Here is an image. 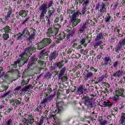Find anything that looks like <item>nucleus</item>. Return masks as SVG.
Wrapping results in <instances>:
<instances>
[{
	"label": "nucleus",
	"mask_w": 125,
	"mask_h": 125,
	"mask_svg": "<svg viewBox=\"0 0 125 125\" xmlns=\"http://www.w3.org/2000/svg\"><path fill=\"white\" fill-rule=\"evenodd\" d=\"M6 125H10L12 124V120L9 119L7 122H6Z\"/></svg>",
	"instance_id": "53"
},
{
	"label": "nucleus",
	"mask_w": 125,
	"mask_h": 125,
	"mask_svg": "<svg viewBox=\"0 0 125 125\" xmlns=\"http://www.w3.org/2000/svg\"><path fill=\"white\" fill-rule=\"evenodd\" d=\"M80 42H81V44H83V43H84V42H85V39L83 38L82 39H81L80 40Z\"/></svg>",
	"instance_id": "56"
},
{
	"label": "nucleus",
	"mask_w": 125,
	"mask_h": 125,
	"mask_svg": "<svg viewBox=\"0 0 125 125\" xmlns=\"http://www.w3.org/2000/svg\"><path fill=\"white\" fill-rule=\"evenodd\" d=\"M45 121H46V119L43 116H42L37 125H42L43 124V123H45Z\"/></svg>",
	"instance_id": "24"
},
{
	"label": "nucleus",
	"mask_w": 125,
	"mask_h": 125,
	"mask_svg": "<svg viewBox=\"0 0 125 125\" xmlns=\"http://www.w3.org/2000/svg\"><path fill=\"white\" fill-rule=\"evenodd\" d=\"M56 34H55V30H54V28L50 27L47 29V31L46 33V35L50 38V37H52V36H56Z\"/></svg>",
	"instance_id": "9"
},
{
	"label": "nucleus",
	"mask_w": 125,
	"mask_h": 125,
	"mask_svg": "<svg viewBox=\"0 0 125 125\" xmlns=\"http://www.w3.org/2000/svg\"><path fill=\"white\" fill-rule=\"evenodd\" d=\"M62 66H64V64H63V61L60 62L57 64V66L59 67V69H61Z\"/></svg>",
	"instance_id": "39"
},
{
	"label": "nucleus",
	"mask_w": 125,
	"mask_h": 125,
	"mask_svg": "<svg viewBox=\"0 0 125 125\" xmlns=\"http://www.w3.org/2000/svg\"><path fill=\"white\" fill-rule=\"evenodd\" d=\"M80 14H82V13L79 12L74 13L72 14V17L69 21V23L71 25L72 27H75L80 23L82 21L81 19H77Z\"/></svg>",
	"instance_id": "2"
},
{
	"label": "nucleus",
	"mask_w": 125,
	"mask_h": 125,
	"mask_svg": "<svg viewBox=\"0 0 125 125\" xmlns=\"http://www.w3.org/2000/svg\"><path fill=\"white\" fill-rule=\"evenodd\" d=\"M123 46V45H121L120 44V42L118 43V45L116 46V50L118 51L121 49V47Z\"/></svg>",
	"instance_id": "49"
},
{
	"label": "nucleus",
	"mask_w": 125,
	"mask_h": 125,
	"mask_svg": "<svg viewBox=\"0 0 125 125\" xmlns=\"http://www.w3.org/2000/svg\"><path fill=\"white\" fill-rule=\"evenodd\" d=\"M65 71H66V68L63 67L62 68L59 74V77H62V76H63V75H64V73H65Z\"/></svg>",
	"instance_id": "30"
},
{
	"label": "nucleus",
	"mask_w": 125,
	"mask_h": 125,
	"mask_svg": "<svg viewBox=\"0 0 125 125\" xmlns=\"http://www.w3.org/2000/svg\"><path fill=\"white\" fill-rule=\"evenodd\" d=\"M105 78V75H102L99 78V81L100 82H103V80Z\"/></svg>",
	"instance_id": "47"
},
{
	"label": "nucleus",
	"mask_w": 125,
	"mask_h": 125,
	"mask_svg": "<svg viewBox=\"0 0 125 125\" xmlns=\"http://www.w3.org/2000/svg\"><path fill=\"white\" fill-rule=\"evenodd\" d=\"M44 78H45V79H50L51 78V74H50V73H46Z\"/></svg>",
	"instance_id": "40"
},
{
	"label": "nucleus",
	"mask_w": 125,
	"mask_h": 125,
	"mask_svg": "<svg viewBox=\"0 0 125 125\" xmlns=\"http://www.w3.org/2000/svg\"><path fill=\"white\" fill-rule=\"evenodd\" d=\"M101 44H102V41H99L93 44V46L95 47V48H97L98 45H101Z\"/></svg>",
	"instance_id": "29"
},
{
	"label": "nucleus",
	"mask_w": 125,
	"mask_h": 125,
	"mask_svg": "<svg viewBox=\"0 0 125 125\" xmlns=\"http://www.w3.org/2000/svg\"><path fill=\"white\" fill-rule=\"evenodd\" d=\"M21 89V86H19L18 87H17L15 89V91L16 92H18V91H19V90Z\"/></svg>",
	"instance_id": "54"
},
{
	"label": "nucleus",
	"mask_w": 125,
	"mask_h": 125,
	"mask_svg": "<svg viewBox=\"0 0 125 125\" xmlns=\"http://www.w3.org/2000/svg\"><path fill=\"white\" fill-rule=\"evenodd\" d=\"M114 32H116H116L117 33V34H119V33H120V31H121V30L118 29L117 28H115L114 29Z\"/></svg>",
	"instance_id": "58"
},
{
	"label": "nucleus",
	"mask_w": 125,
	"mask_h": 125,
	"mask_svg": "<svg viewBox=\"0 0 125 125\" xmlns=\"http://www.w3.org/2000/svg\"><path fill=\"white\" fill-rule=\"evenodd\" d=\"M29 83V80H27L26 81L25 80H22L21 83V86H24V85H26V84H28Z\"/></svg>",
	"instance_id": "33"
},
{
	"label": "nucleus",
	"mask_w": 125,
	"mask_h": 125,
	"mask_svg": "<svg viewBox=\"0 0 125 125\" xmlns=\"http://www.w3.org/2000/svg\"><path fill=\"white\" fill-rule=\"evenodd\" d=\"M83 99L84 100V104L88 108H92L93 107V102L90 100L89 97H84Z\"/></svg>",
	"instance_id": "5"
},
{
	"label": "nucleus",
	"mask_w": 125,
	"mask_h": 125,
	"mask_svg": "<svg viewBox=\"0 0 125 125\" xmlns=\"http://www.w3.org/2000/svg\"><path fill=\"white\" fill-rule=\"evenodd\" d=\"M85 91H86V89L83 87V86H81L78 88V92L80 93V94H83V92L85 93Z\"/></svg>",
	"instance_id": "21"
},
{
	"label": "nucleus",
	"mask_w": 125,
	"mask_h": 125,
	"mask_svg": "<svg viewBox=\"0 0 125 125\" xmlns=\"http://www.w3.org/2000/svg\"><path fill=\"white\" fill-rule=\"evenodd\" d=\"M107 124V121L106 120H103L102 122H100L101 125H105Z\"/></svg>",
	"instance_id": "52"
},
{
	"label": "nucleus",
	"mask_w": 125,
	"mask_h": 125,
	"mask_svg": "<svg viewBox=\"0 0 125 125\" xmlns=\"http://www.w3.org/2000/svg\"><path fill=\"white\" fill-rule=\"evenodd\" d=\"M5 76V73L4 72H2L1 75H0V83H3V79L1 78H3Z\"/></svg>",
	"instance_id": "36"
},
{
	"label": "nucleus",
	"mask_w": 125,
	"mask_h": 125,
	"mask_svg": "<svg viewBox=\"0 0 125 125\" xmlns=\"http://www.w3.org/2000/svg\"><path fill=\"white\" fill-rule=\"evenodd\" d=\"M119 44L120 45H125V38L119 42Z\"/></svg>",
	"instance_id": "42"
},
{
	"label": "nucleus",
	"mask_w": 125,
	"mask_h": 125,
	"mask_svg": "<svg viewBox=\"0 0 125 125\" xmlns=\"http://www.w3.org/2000/svg\"><path fill=\"white\" fill-rule=\"evenodd\" d=\"M27 118H25L26 125H33L35 123V119L33 118V116L31 115H28Z\"/></svg>",
	"instance_id": "7"
},
{
	"label": "nucleus",
	"mask_w": 125,
	"mask_h": 125,
	"mask_svg": "<svg viewBox=\"0 0 125 125\" xmlns=\"http://www.w3.org/2000/svg\"><path fill=\"white\" fill-rule=\"evenodd\" d=\"M84 81H87L88 79H91L93 77V73L89 70L86 69L83 73Z\"/></svg>",
	"instance_id": "8"
},
{
	"label": "nucleus",
	"mask_w": 125,
	"mask_h": 125,
	"mask_svg": "<svg viewBox=\"0 0 125 125\" xmlns=\"http://www.w3.org/2000/svg\"><path fill=\"white\" fill-rule=\"evenodd\" d=\"M31 35H35L36 36V29L34 28H30V29Z\"/></svg>",
	"instance_id": "43"
},
{
	"label": "nucleus",
	"mask_w": 125,
	"mask_h": 125,
	"mask_svg": "<svg viewBox=\"0 0 125 125\" xmlns=\"http://www.w3.org/2000/svg\"><path fill=\"white\" fill-rule=\"evenodd\" d=\"M56 104L58 110H55L54 113V114H55V113H57V114H60V113L63 111V107H62V105H60V103H57Z\"/></svg>",
	"instance_id": "11"
},
{
	"label": "nucleus",
	"mask_w": 125,
	"mask_h": 125,
	"mask_svg": "<svg viewBox=\"0 0 125 125\" xmlns=\"http://www.w3.org/2000/svg\"><path fill=\"white\" fill-rule=\"evenodd\" d=\"M54 13V8H53V10H49L48 11V16H47L46 21H48V23L49 24V18L51 17V15Z\"/></svg>",
	"instance_id": "18"
},
{
	"label": "nucleus",
	"mask_w": 125,
	"mask_h": 125,
	"mask_svg": "<svg viewBox=\"0 0 125 125\" xmlns=\"http://www.w3.org/2000/svg\"><path fill=\"white\" fill-rule=\"evenodd\" d=\"M101 9L100 12L102 13H104L107 11V6L105 4L102 3L100 5Z\"/></svg>",
	"instance_id": "15"
},
{
	"label": "nucleus",
	"mask_w": 125,
	"mask_h": 125,
	"mask_svg": "<svg viewBox=\"0 0 125 125\" xmlns=\"http://www.w3.org/2000/svg\"><path fill=\"white\" fill-rule=\"evenodd\" d=\"M119 96H120L119 95H116V96L114 98L113 100L114 101H117V100H119Z\"/></svg>",
	"instance_id": "60"
},
{
	"label": "nucleus",
	"mask_w": 125,
	"mask_h": 125,
	"mask_svg": "<svg viewBox=\"0 0 125 125\" xmlns=\"http://www.w3.org/2000/svg\"><path fill=\"white\" fill-rule=\"evenodd\" d=\"M12 110H13V108L12 107H11L10 108H8L6 112L7 113H10V112H11V111H12Z\"/></svg>",
	"instance_id": "59"
},
{
	"label": "nucleus",
	"mask_w": 125,
	"mask_h": 125,
	"mask_svg": "<svg viewBox=\"0 0 125 125\" xmlns=\"http://www.w3.org/2000/svg\"><path fill=\"white\" fill-rule=\"evenodd\" d=\"M57 39L59 40V41H62L64 39V36H62V38L61 37V34H59L57 37Z\"/></svg>",
	"instance_id": "45"
},
{
	"label": "nucleus",
	"mask_w": 125,
	"mask_h": 125,
	"mask_svg": "<svg viewBox=\"0 0 125 125\" xmlns=\"http://www.w3.org/2000/svg\"><path fill=\"white\" fill-rule=\"evenodd\" d=\"M124 92L125 90H124V89L120 88L118 89L117 91H116V95L122 96V97H125V95H124Z\"/></svg>",
	"instance_id": "13"
},
{
	"label": "nucleus",
	"mask_w": 125,
	"mask_h": 125,
	"mask_svg": "<svg viewBox=\"0 0 125 125\" xmlns=\"http://www.w3.org/2000/svg\"><path fill=\"white\" fill-rule=\"evenodd\" d=\"M86 28V26H85V24H83L81 28H80V33H83L85 28Z\"/></svg>",
	"instance_id": "37"
},
{
	"label": "nucleus",
	"mask_w": 125,
	"mask_h": 125,
	"mask_svg": "<svg viewBox=\"0 0 125 125\" xmlns=\"http://www.w3.org/2000/svg\"><path fill=\"white\" fill-rule=\"evenodd\" d=\"M26 121L25 120V118H23L21 123L19 125H26Z\"/></svg>",
	"instance_id": "48"
},
{
	"label": "nucleus",
	"mask_w": 125,
	"mask_h": 125,
	"mask_svg": "<svg viewBox=\"0 0 125 125\" xmlns=\"http://www.w3.org/2000/svg\"><path fill=\"white\" fill-rule=\"evenodd\" d=\"M86 11V8L85 7H83L82 8V10L81 11V13L82 14H84Z\"/></svg>",
	"instance_id": "46"
},
{
	"label": "nucleus",
	"mask_w": 125,
	"mask_h": 125,
	"mask_svg": "<svg viewBox=\"0 0 125 125\" xmlns=\"http://www.w3.org/2000/svg\"><path fill=\"white\" fill-rule=\"evenodd\" d=\"M9 87V85H3L2 87L4 89V90L6 91L8 89V87Z\"/></svg>",
	"instance_id": "57"
},
{
	"label": "nucleus",
	"mask_w": 125,
	"mask_h": 125,
	"mask_svg": "<svg viewBox=\"0 0 125 125\" xmlns=\"http://www.w3.org/2000/svg\"><path fill=\"white\" fill-rule=\"evenodd\" d=\"M103 105L104 107H111V106H112V104L108 101L107 102L104 101Z\"/></svg>",
	"instance_id": "26"
},
{
	"label": "nucleus",
	"mask_w": 125,
	"mask_h": 125,
	"mask_svg": "<svg viewBox=\"0 0 125 125\" xmlns=\"http://www.w3.org/2000/svg\"><path fill=\"white\" fill-rule=\"evenodd\" d=\"M36 51V48L35 47L30 46L25 49L24 53H22L20 55V57L21 58H24V56L25 55H29V53H31V52H35Z\"/></svg>",
	"instance_id": "4"
},
{
	"label": "nucleus",
	"mask_w": 125,
	"mask_h": 125,
	"mask_svg": "<svg viewBox=\"0 0 125 125\" xmlns=\"http://www.w3.org/2000/svg\"><path fill=\"white\" fill-rule=\"evenodd\" d=\"M52 98H53V97L50 96L45 97L43 99V100L40 103L41 105H42L43 106H44V108H45V109H46V108H47L46 104H48V103H49V102L51 101Z\"/></svg>",
	"instance_id": "6"
},
{
	"label": "nucleus",
	"mask_w": 125,
	"mask_h": 125,
	"mask_svg": "<svg viewBox=\"0 0 125 125\" xmlns=\"http://www.w3.org/2000/svg\"><path fill=\"white\" fill-rule=\"evenodd\" d=\"M58 56V54L56 53V51H54L53 52L50 53V56L49 57V59L50 61H52L53 60H55L56 59V57Z\"/></svg>",
	"instance_id": "10"
},
{
	"label": "nucleus",
	"mask_w": 125,
	"mask_h": 125,
	"mask_svg": "<svg viewBox=\"0 0 125 125\" xmlns=\"http://www.w3.org/2000/svg\"><path fill=\"white\" fill-rule=\"evenodd\" d=\"M20 16H21V17H26L27 16V13H26L25 11L21 10L19 13Z\"/></svg>",
	"instance_id": "27"
},
{
	"label": "nucleus",
	"mask_w": 125,
	"mask_h": 125,
	"mask_svg": "<svg viewBox=\"0 0 125 125\" xmlns=\"http://www.w3.org/2000/svg\"><path fill=\"white\" fill-rule=\"evenodd\" d=\"M104 20L106 23L110 22V20H111V16H110L109 14H107L104 19Z\"/></svg>",
	"instance_id": "32"
},
{
	"label": "nucleus",
	"mask_w": 125,
	"mask_h": 125,
	"mask_svg": "<svg viewBox=\"0 0 125 125\" xmlns=\"http://www.w3.org/2000/svg\"><path fill=\"white\" fill-rule=\"evenodd\" d=\"M104 39V35L102 33L98 34L97 37L95 38V42H98L101 40H103Z\"/></svg>",
	"instance_id": "17"
},
{
	"label": "nucleus",
	"mask_w": 125,
	"mask_h": 125,
	"mask_svg": "<svg viewBox=\"0 0 125 125\" xmlns=\"http://www.w3.org/2000/svg\"><path fill=\"white\" fill-rule=\"evenodd\" d=\"M39 63L41 66H43V67H45L46 66V62L42 61H40Z\"/></svg>",
	"instance_id": "34"
},
{
	"label": "nucleus",
	"mask_w": 125,
	"mask_h": 125,
	"mask_svg": "<svg viewBox=\"0 0 125 125\" xmlns=\"http://www.w3.org/2000/svg\"><path fill=\"white\" fill-rule=\"evenodd\" d=\"M1 32H4L5 33H11V29L9 26H7L5 27H4L3 29H1Z\"/></svg>",
	"instance_id": "19"
},
{
	"label": "nucleus",
	"mask_w": 125,
	"mask_h": 125,
	"mask_svg": "<svg viewBox=\"0 0 125 125\" xmlns=\"http://www.w3.org/2000/svg\"><path fill=\"white\" fill-rule=\"evenodd\" d=\"M98 121L100 122V123H101L103 120V118H102V117H98Z\"/></svg>",
	"instance_id": "61"
},
{
	"label": "nucleus",
	"mask_w": 125,
	"mask_h": 125,
	"mask_svg": "<svg viewBox=\"0 0 125 125\" xmlns=\"http://www.w3.org/2000/svg\"><path fill=\"white\" fill-rule=\"evenodd\" d=\"M52 42V41H51V39H50V38L43 39L41 42L38 43V49H42V48H44V47H45V46H47V45H48L49 43H51Z\"/></svg>",
	"instance_id": "3"
},
{
	"label": "nucleus",
	"mask_w": 125,
	"mask_h": 125,
	"mask_svg": "<svg viewBox=\"0 0 125 125\" xmlns=\"http://www.w3.org/2000/svg\"><path fill=\"white\" fill-rule=\"evenodd\" d=\"M35 37H36V35L31 34L28 37V40L29 41H33L35 40Z\"/></svg>",
	"instance_id": "38"
},
{
	"label": "nucleus",
	"mask_w": 125,
	"mask_h": 125,
	"mask_svg": "<svg viewBox=\"0 0 125 125\" xmlns=\"http://www.w3.org/2000/svg\"><path fill=\"white\" fill-rule=\"evenodd\" d=\"M21 59H19L17 60V61L14 62V64H12L11 66H13L15 69L17 68V64H20V62H21Z\"/></svg>",
	"instance_id": "23"
},
{
	"label": "nucleus",
	"mask_w": 125,
	"mask_h": 125,
	"mask_svg": "<svg viewBox=\"0 0 125 125\" xmlns=\"http://www.w3.org/2000/svg\"><path fill=\"white\" fill-rule=\"evenodd\" d=\"M25 33H26V35H28V36L30 35V33L28 32V30L27 29H24L21 34L18 35V36L17 37V40L22 39L23 37L25 36V35H24Z\"/></svg>",
	"instance_id": "14"
},
{
	"label": "nucleus",
	"mask_w": 125,
	"mask_h": 125,
	"mask_svg": "<svg viewBox=\"0 0 125 125\" xmlns=\"http://www.w3.org/2000/svg\"><path fill=\"white\" fill-rule=\"evenodd\" d=\"M32 85H26L25 86V87L23 88V90H22V91H26V90L28 89H30V87H31Z\"/></svg>",
	"instance_id": "44"
},
{
	"label": "nucleus",
	"mask_w": 125,
	"mask_h": 125,
	"mask_svg": "<svg viewBox=\"0 0 125 125\" xmlns=\"http://www.w3.org/2000/svg\"><path fill=\"white\" fill-rule=\"evenodd\" d=\"M119 123L120 125H125V114L124 113H122Z\"/></svg>",
	"instance_id": "16"
},
{
	"label": "nucleus",
	"mask_w": 125,
	"mask_h": 125,
	"mask_svg": "<svg viewBox=\"0 0 125 125\" xmlns=\"http://www.w3.org/2000/svg\"><path fill=\"white\" fill-rule=\"evenodd\" d=\"M21 101H22V99L19 98V99L15 100V103L16 104V105L15 106V108H17V105H20L21 104Z\"/></svg>",
	"instance_id": "25"
},
{
	"label": "nucleus",
	"mask_w": 125,
	"mask_h": 125,
	"mask_svg": "<svg viewBox=\"0 0 125 125\" xmlns=\"http://www.w3.org/2000/svg\"><path fill=\"white\" fill-rule=\"evenodd\" d=\"M118 64H119V62H114L113 63V67L114 68H117L118 66Z\"/></svg>",
	"instance_id": "51"
},
{
	"label": "nucleus",
	"mask_w": 125,
	"mask_h": 125,
	"mask_svg": "<svg viewBox=\"0 0 125 125\" xmlns=\"http://www.w3.org/2000/svg\"><path fill=\"white\" fill-rule=\"evenodd\" d=\"M123 75V70H119L113 74V77H121Z\"/></svg>",
	"instance_id": "22"
},
{
	"label": "nucleus",
	"mask_w": 125,
	"mask_h": 125,
	"mask_svg": "<svg viewBox=\"0 0 125 125\" xmlns=\"http://www.w3.org/2000/svg\"><path fill=\"white\" fill-rule=\"evenodd\" d=\"M2 38L4 41H7V39H9V35L7 33H3L2 34Z\"/></svg>",
	"instance_id": "31"
},
{
	"label": "nucleus",
	"mask_w": 125,
	"mask_h": 125,
	"mask_svg": "<svg viewBox=\"0 0 125 125\" xmlns=\"http://www.w3.org/2000/svg\"><path fill=\"white\" fill-rule=\"evenodd\" d=\"M11 13H12V9L11 7H9L8 11L7 12V15L5 16V21H8V20H9Z\"/></svg>",
	"instance_id": "12"
},
{
	"label": "nucleus",
	"mask_w": 125,
	"mask_h": 125,
	"mask_svg": "<svg viewBox=\"0 0 125 125\" xmlns=\"http://www.w3.org/2000/svg\"><path fill=\"white\" fill-rule=\"evenodd\" d=\"M90 69L92 71V72H95V73H96L97 72V69H96L95 68L93 67H90Z\"/></svg>",
	"instance_id": "50"
},
{
	"label": "nucleus",
	"mask_w": 125,
	"mask_h": 125,
	"mask_svg": "<svg viewBox=\"0 0 125 125\" xmlns=\"http://www.w3.org/2000/svg\"><path fill=\"white\" fill-rule=\"evenodd\" d=\"M47 113H48V110H45L44 112V115H45V116H47Z\"/></svg>",
	"instance_id": "64"
},
{
	"label": "nucleus",
	"mask_w": 125,
	"mask_h": 125,
	"mask_svg": "<svg viewBox=\"0 0 125 125\" xmlns=\"http://www.w3.org/2000/svg\"><path fill=\"white\" fill-rule=\"evenodd\" d=\"M10 91H8L7 93H5L3 95L1 96V98H4V97H6L7 95H10Z\"/></svg>",
	"instance_id": "41"
},
{
	"label": "nucleus",
	"mask_w": 125,
	"mask_h": 125,
	"mask_svg": "<svg viewBox=\"0 0 125 125\" xmlns=\"http://www.w3.org/2000/svg\"><path fill=\"white\" fill-rule=\"evenodd\" d=\"M111 60H112L111 59V58H110V57H105L104 60L105 65H108V64H109V62L110 61V62H111Z\"/></svg>",
	"instance_id": "28"
},
{
	"label": "nucleus",
	"mask_w": 125,
	"mask_h": 125,
	"mask_svg": "<svg viewBox=\"0 0 125 125\" xmlns=\"http://www.w3.org/2000/svg\"><path fill=\"white\" fill-rule=\"evenodd\" d=\"M44 106L42 104H40L39 106H38V108L39 109V111H40V112L42 111V108H43Z\"/></svg>",
	"instance_id": "55"
},
{
	"label": "nucleus",
	"mask_w": 125,
	"mask_h": 125,
	"mask_svg": "<svg viewBox=\"0 0 125 125\" xmlns=\"http://www.w3.org/2000/svg\"><path fill=\"white\" fill-rule=\"evenodd\" d=\"M29 20V18H27V19H26L25 20H24L22 22V24H25V23L26 22H27V21H28Z\"/></svg>",
	"instance_id": "62"
},
{
	"label": "nucleus",
	"mask_w": 125,
	"mask_h": 125,
	"mask_svg": "<svg viewBox=\"0 0 125 125\" xmlns=\"http://www.w3.org/2000/svg\"><path fill=\"white\" fill-rule=\"evenodd\" d=\"M61 25L59 24H57L55 25V26H53L52 27L54 28L55 33L56 34H58V31H59L60 28H61Z\"/></svg>",
	"instance_id": "20"
},
{
	"label": "nucleus",
	"mask_w": 125,
	"mask_h": 125,
	"mask_svg": "<svg viewBox=\"0 0 125 125\" xmlns=\"http://www.w3.org/2000/svg\"><path fill=\"white\" fill-rule=\"evenodd\" d=\"M52 4H53V2L52 1H50L48 5L46 3H43L40 7L39 10L41 12L40 14V18L41 19H43V17H44V15L46 14L47 12V8H49V7H51L52 6Z\"/></svg>",
	"instance_id": "1"
},
{
	"label": "nucleus",
	"mask_w": 125,
	"mask_h": 125,
	"mask_svg": "<svg viewBox=\"0 0 125 125\" xmlns=\"http://www.w3.org/2000/svg\"><path fill=\"white\" fill-rule=\"evenodd\" d=\"M46 53V52H44V50L42 51L40 54V59H43L42 56H44V54Z\"/></svg>",
	"instance_id": "35"
},
{
	"label": "nucleus",
	"mask_w": 125,
	"mask_h": 125,
	"mask_svg": "<svg viewBox=\"0 0 125 125\" xmlns=\"http://www.w3.org/2000/svg\"><path fill=\"white\" fill-rule=\"evenodd\" d=\"M9 102L11 104V103H13L15 102V100H14V99L9 100Z\"/></svg>",
	"instance_id": "63"
}]
</instances>
